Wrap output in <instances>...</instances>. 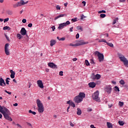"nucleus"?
I'll use <instances>...</instances> for the list:
<instances>
[{"instance_id":"nucleus-1","label":"nucleus","mask_w":128,"mask_h":128,"mask_svg":"<svg viewBox=\"0 0 128 128\" xmlns=\"http://www.w3.org/2000/svg\"><path fill=\"white\" fill-rule=\"evenodd\" d=\"M0 112L3 114L6 120H9V122H12V118L10 116V112L6 108L0 106Z\"/></svg>"},{"instance_id":"nucleus-2","label":"nucleus","mask_w":128,"mask_h":128,"mask_svg":"<svg viewBox=\"0 0 128 128\" xmlns=\"http://www.w3.org/2000/svg\"><path fill=\"white\" fill-rule=\"evenodd\" d=\"M86 96V94L84 92H80L78 96H76L74 97V101L76 104H80V102H82V100H84V98Z\"/></svg>"},{"instance_id":"nucleus-3","label":"nucleus","mask_w":128,"mask_h":128,"mask_svg":"<svg viewBox=\"0 0 128 128\" xmlns=\"http://www.w3.org/2000/svg\"><path fill=\"white\" fill-rule=\"evenodd\" d=\"M36 104L38 108V112L40 114H42L44 112V104L42 102V101L40 99L36 100Z\"/></svg>"},{"instance_id":"nucleus-4","label":"nucleus","mask_w":128,"mask_h":128,"mask_svg":"<svg viewBox=\"0 0 128 128\" xmlns=\"http://www.w3.org/2000/svg\"><path fill=\"white\" fill-rule=\"evenodd\" d=\"M118 56L120 60V62H124V66H126V68H128V60L126 58L124 55H122V54L118 52Z\"/></svg>"},{"instance_id":"nucleus-5","label":"nucleus","mask_w":128,"mask_h":128,"mask_svg":"<svg viewBox=\"0 0 128 128\" xmlns=\"http://www.w3.org/2000/svg\"><path fill=\"white\" fill-rule=\"evenodd\" d=\"M28 2V1H26L24 2V0H20V2H18L13 5V8H18V6H24V4H26Z\"/></svg>"},{"instance_id":"nucleus-6","label":"nucleus","mask_w":128,"mask_h":128,"mask_svg":"<svg viewBox=\"0 0 128 128\" xmlns=\"http://www.w3.org/2000/svg\"><path fill=\"white\" fill-rule=\"evenodd\" d=\"M70 24V21L68 20L66 22H64L62 24H59V26L58 27V30H62L64 26H68V24Z\"/></svg>"},{"instance_id":"nucleus-7","label":"nucleus","mask_w":128,"mask_h":128,"mask_svg":"<svg viewBox=\"0 0 128 128\" xmlns=\"http://www.w3.org/2000/svg\"><path fill=\"white\" fill-rule=\"evenodd\" d=\"M88 42H85L84 40H78L75 44V46H84V44H88Z\"/></svg>"},{"instance_id":"nucleus-8","label":"nucleus","mask_w":128,"mask_h":128,"mask_svg":"<svg viewBox=\"0 0 128 128\" xmlns=\"http://www.w3.org/2000/svg\"><path fill=\"white\" fill-rule=\"evenodd\" d=\"M99 94H98V91H96V92H95L92 95L93 100L96 102H98L100 100V97H98Z\"/></svg>"},{"instance_id":"nucleus-9","label":"nucleus","mask_w":128,"mask_h":128,"mask_svg":"<svg viewBox=\"0 0 128 128\" xmlns=\"http://www.w3.org/2000/svg\"><path fill=\"white\" fill-rule=\"evenodd\" d=\"M20 34L22 36H26V38H28V36L26 34V30L25 28H22L20 31Z\"/></svg>"},{"instance_id":"nucleus-10","label":"nucleus","mask_w":128,"mask_h":128,"mask_svg":"<svg viewBox=\"0 0 128 128\" xmlns=\"http://www.w3.org/2000/svg\"><path fill=\"white\" fill-rule=\"evenodd\" d=\"M8 46H10V44L7 43L4 46V52L6 56H10V50H8Z\"/></svg>"},{"instance_id":"nucleus-11","label":"nucleus","mask_w":128,"mask_h":128,"mask_svg":"<svg viewBox=\"0 0 128 128\" xmlns=\"http://www.w3.org/2000/svg\"><path fill=\"white\" fill-rule=\"evenodd\" d=\"M98 56V58L100 62H104V54L100 53Z\"/></svg>"},{"instance_id":"nucleus-12","label":"nucleus","mask_w":128,"mask_h":128,"mask_svg":"<svg viewBox=\"0 0 128 128\" xmlns=\"http://www.w3.org/2000/svg\"><path fill=\"white\" fill-rule=\"evenodd\" d=\"M37 84L40 88H44V84H42V80H38L37 81Z\"/></svg>"},{"instance_id":"nucleus-13","label":"nucleus","mask_w":128,"mask_h":128,"mask_svg":"<svg viewBox=\"0 0 128 128\" xmlns=\"http://www.w3.org/2000/svg\"><path fill=\"white\" fill-rule=\"evenodd\" d=\"M48 66L52 68H58L56 65V64H54L53 62L48 63Z\"/></svg>"},{"instance_id":"nucleus-14","label":"nucleus","mask_w":128,"mask_h":128,"mask_svg":"<svg viewBox=\"0 0 128 128\" xmlns=\"http://www.w3.org/2000/svg\"><path fill=\"white\" fill-rule=\"evenodd\" d=\"M105 91L108 92V94H110L112 92V88L110 86H106L105 88Z\"/></svg>"},{"instance_id":"nucleus-15","label":"nucleus","mask_w":128,"mask_h":128,"mask_svg":"<svg viewBox=\"0 0 128 128\" xmlns=\"http://www.w3.org/2000/svg\"><path fill=\"white\" fill-rule=\"evenodd\" d=\"M2 84H4V86H6V82H4V80L2 78H0V86H2Z\"/></svg>"},{"instance_id":"nucleus-16","label":"nucleus","mask_w":128,"mask_h":128,"mask_svg":"<svg viewBox=\"0 0 128 128\" xmlns=\"http://www.w3.org/2000/svg\"><path fill=\"white\" fill-rule=\"evenodd\" d=\"M10 72L11 74L10 76L11 78H14V76H16V72L12 70H10Z\"/></svg>"},{"instance_id":"nucleus-17","label":"nucleus","mask_w":128,"mask_h":128,"mask_svg":"<svg viewBox=\"0 0 128 128\" xmlns=\"http://www.w3.org/2000/svg\"><path fill=\"white\" fill-rule=\"evenodd\" d=\"M88 86L90 88H96V83H94V82H90L88 83Z\"/></svg>"},{"instance_id":"nucleus-18","label":"nucleus","mask_w":128,"mask_h":128,"mask_svg":"<svg viewBox=\"0 0 128 128\" xmlns=\"http://www.w3.org/2000/svg\"><path fill=\"white\" fill-rule=\"evenodd\" d=\"M63 16H66V14H60L54 18V20H58V18H63Z\"/></svg>"},{"instance_id":"nucleus-19","label":"nucleus","mask_w":128,"mask_h":128,"mask_svg":"<svg viewBox=\"0 0 128 128\" xmlns=\"http://www.w3.org/2000/svg\"><path fill=\"white\" fill-rule=\"evenodd\" d=\"M56 44V40H52L50 41V46H54V44Z\"/></svg>"},{"instance_id":"nucleus-20","label":"nucleus","mask_w":128,"mask_h":128,"mask_svg":"<svg viewBox=\"0 0 128 128\" xmlns=\"http://www.w3.org/2000/svg\"><path fill=\"white\" fill-rule=\"evenodd\" d=\"M94 80H100V76L99 74H96L95 76L92 77Z\"/></svg>"},{"instance_id":"nucleus-21","label":"nucleus","mask_w":128,"mask_h":128,"mask_svg":"<svg viewBox=\"0 0 128 128\" xmlns=\"http://www.w3.org/2000/svg\"><path fill=\"white\" fill-rule=\"evenodd\" d=\"M76 114L78 116H80V114H82V110H80V108H78Z\"/></svg>"},{"instance_id":"nucleus-22","label":"nucleus","mask_w":128,"mask_h":128,"mask_svg":"<svg viewBox=\"0 0 128 128\" xmlns=\"http://www.w3.org/2000/svg\"><path fill=\"white\" fill-rule=\"evenodd\" d=\"M107 126L108 128H112V124L110 122H107Z\"/></svg>"},{"instance_id":"nucleus-23","label":"nucleus","mask_w":128,"mask_h":128,"mask_svg":"<svg viewBox=\"0 0 128 128\" xmlns=\"http://www.w3.org/2000/svg\"><path fill=\"white\" fill-rule=\"evenodd\" d=\"M98 42H105L106 44L107 42L104 38H102L101 40H98Z\"/></svg>"},{"instance_id":"nucleus-24","label":"nucleus","mask_w":128,"mask_h":128,"mask_svg":"<svg viewBox=\"0 0 128 128\" xmlns=\"http://www.w3.org/2000/svg\"><path fill=\"white\" fill-rule=\"evenodd\" d=\"M28 113L32 114H34V116H35V114H36V112L32 111L30 110H28Z\"/></svg>"},{"instance_id":"nucleus-25","label":"nucleus","mask_w":128,"mask_h":128,"mask_svg":"<svg viewBox=\"0 0 128 128\" xmlns=\"http://www.w3.org/2000/svg\"><path fill=\"white\" fill-rule=\"evenodd\" d=\"M106 44L108 46H110V48H114V44L110 42H106Z\"/></svg>"},{"instance_id":"nucleus-26","label":"nucleus","mask_w":128,"mask_h":128,"mask_svg":"<svg viewBox=\"0 0 128 128\" xmlns=\"http://www.w3.org/2000/svg\"><path fill=\"white\" fill-rule=\"evenodd\" d=\"M10 78H7L6 80V84H10Z\"/></svg>"},{"instance_id":"nucleus-27","label":"nucleus","mask_w":128,"mask_h":128,"mask_svg":"<svg viewBox=\"0 0 128 128\" xmlns=\"http://www.w3.org/2000/svg\"><path fill=\"white\" fill-rule=\"evenodd\" d=\"M100 54V52H98V51H96V52H94V54L95 56H98Z\"/></svg>"},{"instance_id":"nucleus-28","label":"nucleus","mask_w":128,"mask_h":128,"mask_svg":"<svg viewBox=\"0 0 128 128\" xmlns=\"http://www.w3.org/2000/svg\"><path fill=\"white\" fill-rule=\"evenodd\" d=\"M7 14H8V16H12V11L10 10H8Z\"/></svg>"},{"instance_id":"nucleus-29","label":"nucleus","mask_w":128,"mask_h":128,"mask_svg":"<svg viewBox=\"0 0 128 128\" xmlns=\"http://www.w3.org/2000/svg\"><path fill=\"white\" fill-rule=\"evenodd\" d=\"M118 18H116L115 20H114L112 24H116V22H118Z\"/></svg>"},{"instance_id":"nucleus-30","label":"nucleus","mask_w":128,"mask_h":128,"mask_svg":"<svg viewBox=\"0 0 128 128\" xmlns=\"http://www.w3.org/2000/svg\"><path fill=\"white\" fill-rule=\"evenodd\" d=\"M17 38H18V40H20L22 38V34H17Z\"/></svg>"},{"instance_id":"nucleus-31","label":"nucleus","mask_w":128,"mask_h":128,"mask_svg":"<svg viewBox=\"0 0 128 128\" xmlns=\"http://www.w3.org/2000/svg\"><path fill=\"white\" fill-rule=\"evenodd\" d=\"M118 124H119L120 126H124V122L122 120H119L118 122Z\"/></svg>"},{"instance_id":"nucleus-32","label":"nucleus","mask_w":128,"mask_h":128,"mask_svg":"<svg viewBox=\"0 0 128 128\" xmlns=\"http://www.w3.org/2000/svg\"><path fill=\"white\" fill-rule=\"evenodd\" d=\"M3 30H10V26H6L3 28Z\"/></svg>"},{"instance_id":"nucleus-33","label":"nucleus","mask_w":128,"mask_h":128,"mask_svg":"<svg viewBox=\"0 0 128 128\" xmlns=\"http://www.w3.org/2000/svg\"><path fill=\"white\" fill-rule=\"evenodd\" d=\"M120 84H122V86H124V84L125 82H124V80H121L120 81Z\"/></svg>"},{"instance_id":"nucleus-34","label":"nucleus","mask_w":128,"mask_h":128,"mask_svg":"<svg viewBox=\"0 0 128 128\" xmlns=\"http://www.w3.org/2000/svg\"><path fill=\"white\" fill-rule=\"evenodd\" d=\"M114 90L116 92H120V88H118V87L117 86H116L114 87Z\"/></svg>"},{"instance_id":"nucleus-35","label":"nucleus","mask_w":128,"mask_h":128,"mask_svg":"<svg viewBox=\"0 0 128 128\" xmlns=\"http://www.w3.org/2000/svg\"><path fill=\"white\" fill-rule=\"evenodd\" d=\"M70 106H72V108H76V104L73 102H71Z\"/></svg>"},{"instance_id":"nucleus-36","label":"nucleus","mask_w":128,"mask_h":128,"mask_svg":"<svg viewBox=\"0 0 128 128\" xmlns=\"http://www.w3.org/2000/svg\"><path fill=\"white\" fill-rule=\"evenodd\" d=\"M77 30H81V32H82L84 30H82V28L80 26H77L76 27Z\"/></svg>"},{"instance_id":"nucleus-37","label":"nucleus","mask_w":128,"mask_h":128,"mask_svg":"<svg viewBox=\"0 0 128 128\" xmlns=\"http://www.w3.org/2000/svg\"><path fill=\"white\" fill-rule=\"evenodd\" d=\"M106 10H101V11H99V12H98V14H102V13L106 14Z\"/></svg>"},{"instance_id":"nucleus-38","label":"nucleus","mask_w":128,"mask_h":128,"mask_svg":"<svg viewBox=\"0 0 128 128\" xmlns=\"http://www.w3.org/2000/svg\"><path fill=\"white\" fill-rule=\"evenodd\" d=\"M85 64L86 66H90V62L88 60H85Z\"/></svg>"},{"instance_id":"nucleus-39","label":"nucleus","mask_w":128,"mask_h":128,"mask_svg":"<svg viewBox=\"0 0 128 128\" xmlns=\"http://www.w3.org/2000/svg\"><path fill=\"white\" fill-rule=\"evenodd\" d=\"M106 14H100V16L102 18H106Z\"/></svg>"},{"instance_id":"nucleus-40","label":"nucleus","mask_w":128,"mask_h":128,"mask_svg":"<svg viewBox=\"0 0 128 128\" xmlns=\"http://www.w3.org/2000/svg\"><path fill=\"white\" fill-rule=\"evenodd\" d=\"M118 104L120 106H124V102H120Z\"/></svg>"},{"instance_id":"nucleus-41","label":"nucleus","mask_w":128,"mask_h":128,"mask_svg":"<svg viewBox=\"0 0 128 128\" xmlns=\"http://www.w3.org/2000/svg\"><path fill=\"white\" fill-rule=\"evenodd\" d=\"M56 10H60V6L59 5H57L56 6Z\"/></svg>"},{"instance_id":"nucleus-42","label":"nucleus","mask_w":128,"mask_h":128,"mask_svg":"<svg viewBox=\"0 0 128 128\" xmlns=\"http://www.w3.org/2000/svg\"><path fill=\"white\" fill-rule=\"evenodd\" d=\"M92 109L90 108H87V112H92Z\"/></svg>"},{"instance_id":"nucleus-43","label":"nucleus","mask_w":128,"mask_h":128,"mask_svg":"<svg viewBox=\"0 0 128 128\" xmlns=\"http://www.w3.org/2000/svg\"><path fill=\"white\" fill-rule=\"evenodd\" d=\"M9 20H10V18H5L4 20V22H8Z\"/></svg>"},{"instance_id":"nucleus-44","label":"nucleus","mask_w":128,"mask_h":128,"mask_svg":"<svg viewBox=\"0 0 128 128\" xmlns=\"http://www.w3.org/2000/svg\"><path fill=\"white\" fill-rule=\"evenodd\" d=\"M64 72L62 71H60V76H64Z\"/></svg>"},{"instance_id":"nucleus-45","label":"nucleus","mask_w":128,"mask_h":128,"mask_svg":"<svg viewBox=\"0 0 128 128\" xmlns=\"http://www.w3.org/2000/svg\"><path fill=\"white\" fill-rule=\"evenodd\" d=\"M5 92H6V94H12V92H8L6 90H4Z\"/></svg>"},{"instance_id":"nucleus-46","label":"nucleus","mask_w":128,"mask_h":128,"mask_svg":"<svg viewBox=\"0 0 128 128\" xmlns=\"http://www.w3.org/2000/svg\"><path fill=\"white\" fill-rule=\"evenodd\" d=\"M22 22H23V24H26V19H23L22 20Z\"/></svg>"},{"instance_id":"nucleus-47","label":"nucleus","mask_w":128,"mask_h":128,"mask_svg":"<svg viewBox=\"0 0 128 128\" xmlns=\"http://www.w3.org/2000/svg\"><path fill=\"white\" fill-rule=\"evenodd\" d=\"M72 101H70V100H68V101L67 102V104H69V106L70 105V104H72Z\"/></svg>"},{"instance_id":"nucleus-48","label":"nucleus","mask_w":128,"mask_h":128,"mask_svg":"<svg viewBox=\"0 0 128 128\" xmlns=\"http://www.w3.org/2000/svg\"><path fill=\"white\" fill-rule=\"evenodd\" d=\"M60 40H66V38L63 37L60 38Z\"/></svg>"},{"instance_id":"nucleus-49","label":"nucleus","mask_w":128,"mask_h":128,"mask_svg":"<svg viewBox=\"0 0 128 128\" xmlns=\"http://www.w3.org/2000/svg\"><path fill=\"white\" fill-rule=\"evenodd\" d=\"M28 28H32V24L30 23V24H28Z\"/></svg>"},{"instance_id":"nucleus-50","label":"nucleus","mask_w":128,"mask_h":128,"mask_svg":"<svg viewBox=\"0 0 128 128\" xmlns=\"http://www.w3.org/2000/svg\"><path fill=\"white\" fill-rule=\"evenodd\" d=\"M90 64H94V60L92 59L90 60Z\"/></svg>"},{"instance_id":"nucleus-51","label":"nucleus","mask_w":128,"mask_h":128,"mask_svg":"<svg viewBox=\"0 0 128 128\" xmlns=\"http://www.w3.org/2000/svg\"><path fill=\"white\" fill-rule=\"evenodd\" d=\"M76 38H80V34H78V33L76 34Z\"/></svg>"},{"instance_id":"nucleus-52","label":"nucleus","mask_w":128,"mask_h":128,"mask_svg":"<svg viewBox=\"0 0 128 128\" xmlns=\"http://www.w3.org/2000/svg\"><path fill=\"white\" fill-rule=\"evenodd\" d=\"M16 126H17L18 128H22V126H20V124H16Z\"/></svg>"},{"instance_id":"nucleus-53","label":"nucleus","mask_w":128,"mask_h":128,"mask_svg":"<svg viewBox=\"0 0 128 128\" xmlns=\"http://www.w3.org/2000/svg\"><path fill=\"white\" fill-rule=\"evenodd\" d=\"M72 21L74 22H76V18H72Z\"/></svg>"},{"instance_id":"nucleus-54","label":"nucleus","mask_w":128,"mask_h":128,"mask_svg":"<svg viewBox=\"0 0 128 128\" xmlns=\"http://www.w3.org/2000/svg\"><path fill=\"white\" fill-rule=\"evenodd\" d=\"M28 126H31V128L32 126V124L30 123H28V122H26Z\"/></svg>"},{"instance_id":"nucleus-55","label":"nucleus","mask_w":128,"mask_h":128,"mask_svg":"<svg viewBox=\"0 0 128 128\" xmlns=\"http://www.w3.org/2000/svg\"><path fill=\"white\" fill-rule=\"evenodd\" d=\"M70 126H74V124L72 122H70Z\"/></svg>"},{"instance_id":"nucleus-56","label":"nucleus","mask_w":128,"mask_h":128,"mask_svg":"<svg viewBox=\"0 0 128 128\" xmlns=\"http://www.w3.org/2000/svg\"><path fill=\"white\" fill-rule=\"evenodd\" d=\"M52 32H54V30H56V27H54V26H52Z\"/></svg>"},{"instance_id":"nucleus-57","label":"nucleus","mask_w":128,"mask_h":128,"mask_svg":"<svg viewBox=\"0 0 128 128\" xmlns=\"http://www.w3.org/2000/svg\"><path fill=\"white\" fill-rule=\"evenodd\" d=\"M72 30H74V27H72L70 28V32H72Z\"/></svg>"},{"instance_id":"nucleus-58","label":"nucleus","mask_w":128,"mask_h":128,"mask_svg":"<svg viewBox=\"0 0 128 128\" xmlns=\"http://www.w3.org/2000/svg\"><path fill=\"white\" fill-rule=\"evenodd\" d=\"M84 18H86V16L82 15L81 17V20H84Z\"/></svg>"},{"instance_id":"nucleus-59","label":"nucleus","mask_w":128,"mask_h":128,"mask_svg":"<svg viewBox=\"0 0 128 128\" xmlns=\"http://www.w3.org/2000/svg\"><path fill=\"white\" fill-rule=\"evenodd\" d=\"M5 36L8 40H10V38H8V36L5 34Z\"/></svg>"},{"instance_id":"nucleus-60","label":"nucleus","mask_w":128,"mask_h":128,"mask_svg":"<svg viewBox=\"0 0 128 128\" xmlns=\"http://www.w3.org/2000/svg\"><path fill=\"white\" fill-rule=\"evenodd\" d=\"M72 60H73V62H76V60H78V58H74L72 59Z\"/></svg>"},{"instance_id":"nucleus-61","label":"nucleus","mask_w":128,"mask_h":128,"mask_svg":"<svg viewBox=\"0 0 128 128\" xmlns=\"http://www.w3.org/2000/svg\"><path fill=\"white\" fill-rule=\"evenodd\" d=\"M82 4H83L84 6H86V2L84 1L82 2Z\"/></svg>"},{"instance_id":"nucleus-62","label":"nucleus","mask_w":128,"mask_h":128,"mask_svg":"<svg viewBox=\"0 0 128 128\" xmlns=\"http://www.w3.org/2000/svg\"><path fill=\"white\" fill-rule=\"evenodd\" d=\"M126 2V0H120V2Z\"/></svg>"},{"instance_id":"nucleus-63","label":"nucleus","mask_w":128,"mask_h":128,"mask_svg":"<svg viewBox=\"0 0 128 128\" xmlns=\"http://www.w3.org/2000/svg\"><path fill=\"white\" fill-rule=\"evenodd\" d=\"M90 128H96L95 126H94V125H92H92H90Z\"/></svg>"},{"instance_id":"nucleus-64","label":"nucleus","mask_w":128,"mask_h":128,"mask_svg":"<svg viewBox=\"0 0 128 128\" xmlns=\"http://www.w3.org/2000/svg\"><path fill=\"white\" fill-rule=\"evenodd\" d=\"M18 103H15L14 104V106H18Z\"/></svg>"}]
</instances>
